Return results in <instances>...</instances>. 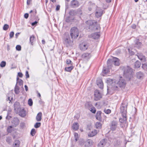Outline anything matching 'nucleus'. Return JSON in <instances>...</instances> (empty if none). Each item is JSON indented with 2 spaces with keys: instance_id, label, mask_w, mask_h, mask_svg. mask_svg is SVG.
Returning <instances> with one entry per match:
<instances>
[{
  "instance_id": "63",
  "label": "nucleus",
  "mask_w": 147,
  "mask_h": 147,
  "mask_svg": "<svg viewBox=\"0 0 147 147\" xmlns=\"http://www.w3.org/2000/svg\"><path fill=\"white\" fill-rule=\"evenodd\" d=\"M24 87L25 88L26 91H27L28 90V87L26 85H25L24 86Z\"/></svg>"
},
{
  "instance_id": "51",
  "label": "nucleus",
  "mask_w": 147,
  "mask_h": 147,
  "mask_svg": "<svg viewBox=\"0 0 147 147\" xmlns=\"http://www.w3.org/2000/svg\"><path fill=\"white\" fill-rule=\"evenodd\" d=\"M74 136L75 138V140L76 141H77L78 138V135L77 133H75L74 134Z\"/></svg>"
},
{
  "instance_id": "26",
  "label": "nucleus",
  "mask_w": 147,
  "mask_h": 147,
  "mask_svg": "<svg viewBox=\"0 0 147 147\" xmlns=\"http://www.w3.org/2000/svg\"><path fill=\"white\" fill-rule=\"evenodd\" d=\"M135 46L138 48L140 47L142 45V43L139 41L138 39H136L135 41Z\"/></svg>"
},
{
  "instance_id": "23",
  "label": "nucleus",
  "mask_w": 147,
  "mask_h": 147,
  "mask_svg": "<svg viewBox=\"0 0 147 147\" xmlns=\"http://www.w3.org/2000/svg\"><path fill=\"white\" fill-rule=\"evenodd\" d=\"M97 133V131L96 130L94 129L89 133L88 136L90 137H92L95 135Z\"/></svg>"
},
{
  "instance_id": "17",
  "label": "nucleus",
  "mask_w": 147,
  "mask_h": 147,
  "mask_svg": "<svg viewBox=\"0 0 147 147\" xmlns=\"http://www.w3.org/2000/svg\"><path fill=\"white\" fill-rule=\"evenodd\" d=\"M119 84L120 87L124 88L125 87L126 84L125 81L122 79V77L119 79Z\"/></svg>"
},
{
  "instance_id": "43",
  "label": "nucleus",
  "mask_w": 147,
  "mask_h": 147,
  "mask_svg": "<svg viewBox=\"0 0 147 147\" xmlns=\"http://www.w3.org/2000/svg\"><path fill=\"white\" fill-rule=\"evenodd\" d=\"M36 131L34 129H32L31 131L30 134L32 136H34L35 134Z\"/></svg>"
},
{
  "instance_id": "30",
  "label": "nucleus",
  "mask_w": 147,
  "mask_h": 147,
  "mask_svg": "<svg viewBox=\"0 0 147 147\" xmlns=\"http://www.w3.org/2000/svg\"><path fill=\"white\" fill-rule=\"evenodd\" d=\"M102 112L101 111H98L96 113V118L98 120L100 121L101 120V114Z\"/></svg>"
},
{
  "instance_id": "39",
  "label": "nucleus",
  "mask_w": 147,
  "mask_h": 147,
  "mask_svg": "<svg viewBox=\"0 0 147 147\" xmlns=\"http://www.w3.org/2000/svg\"><path fill=\"white\" fill-rule=\"evenodd\" d=\"M69 13L70 15L74 16L76 14V12L75 10H71L69 11Z\"/></svg>"
},
{
  "instance_id": "28",
  "label": "nucleus",
  "mask_w": 147,
  "mask_h": 147,
  "mask_svg": "<svg viewBox=\"0 0 147 147\" xmlns=\"http://www.w3.org/2000/svg\"><path fill=\"white\" fill-rule=\"evenodd\" d=\"M20 142L18 140H15L13 142V147H19Z\"/></svg>"
},
{
  "instance_id": "12",
  "label": "nucleus",
  "mask_w": 147,
  "mask_h": 147,
  "mask_svg": "<svg viewBox=\"0 0 147 147\" xmlns=\"http://www.w3.org/2000/svg\"><path fill=\"white\" fill-rule=\"evenodd\" d=\"M112 58H111V60L112 59V64H114L116 66H119L120 65L119 59L117 58L112 57Z\"/></svg>"
},
{
  "instance_id": "7",
  "label": "nucleus",
  "mask_w": 147,
  "mask_h": 147,
  "mask_svg": "<svg viewBox=\"0 0 147 147\" xmlns=\"http://www.w3.org/2000/svg\"><path fill=\"white\" fill-rule=\"evenodd\" d=\"M63 42L64 44L67 47L71 45L73 43V42L70 40V38L69 35L66 36Z\"/></svg>"
},
{
  "instance_id": "59",
  "label": "nucleus",
  "mask_w": 147,
  "mask_h": 147,
  "mask_svg": "<svg viewBox=\"0 0 147 147\" xmlns=\"http://www.w3.org/2000/svg\"><path fill=\"white\" fill-rule=\"evenodd\" d=\"M18 76L20 77V78H22V76H23V74H22V73H21V72H19L18 73Z\"/></svg>"
},
{
  "instance_id": "64",
  "label": "nucleus",
  "mask_w": 147,
  "mask_h": 147,
  "mask_svg": "<svg viewBox=\"0 0 147 147\" xmlns=\"http://www.w3.org/2000/svg\"><path fill=\"white\" fill-rule=\"evenodd\" d=\"M31 1V0H27V4L28 5H29L30 4Z\"/></svg>"
},
{
  "instance_id": "45",
  "label": "nucleus",
  "mask_w": 147,
  "mask_h": 147,
  "mask_svg": "<svg viewBox=\"0 0 147 147\" xmlns=\"http://www.w3.org/2000/svg\"><path fill=\"white\" fill-rule=\"evenodd\" d=\"M9 26L7 24H5L3 26V29L4 30H7L9 28Z\"/></svg>"
},
{
  "instance_id": "60",
  "label": "nucleus",
  "mask_w": 147,
  "mask_h": 147,
  "mask_svg": "<svg viewBox=\"0 0 147 147\" xmlns=\"http://www.w3.org/2000/svg\"><path fill=\"white\" fill-rule=\"evenodd\" d=\"M28 13H26L24 15V17L25 18L27 19L28 17Z\"/></svg>"
},
{
  "instance_id": "49",
  "label": "nucleus",
  "mask_w": 147,
  "mask_h": 147,
  "mask_svg": "<svg viewBox=\"0 0 147 147\" xmlns=\"http://www.w3.org/2000/svg\"><path fill=\"white\" fill-rule=\"evenodd\" d=\"M97 84L100 88H103V83H97Z\"/></svg>"
},
{
  "instance_id": "20",
  "label": "nucleus",
  "mask_w": 147,
  "mask_h": 147,
  "mask_svg": "<svg viewBox=\"0 0 147 147\" xmlns=\"http://www.w3.org/2000/svg\"><path fill=\"white\" fill-rule=\"evenodd\" d=\"M19 122V119L17 118H14L12 122L13 126L15 127L16 126L18 125Z\"/></svg>"
},
{
  "instance_id": "25",
  "label": "nucleus",
  "mask_w": 147,
  "mask_h": 147,
  "mask_svg": "<svg viewBox=\"0 0 147 147\" xmlns=\"http://www.w3.org/2000/svg\"><path fill=\"white\" fill-rule=\"evenodd\" d=\"M35 38L34 35H32L30 38V43L32 45H33L34 42L35 41Z\"/></svg>"
},
{
  "instance_id": "6",
  "label": "nucleus",
  "mask_w": 147,
  "mask_h": 147,
  "mask_svg": "<svg viewBox=\"0 0 147 147\" xmlns=\"http://www.w3.org/2000/svg\"><path fill=\"white\" fill-rule=\"evenodd\" d=\"M118 127V122L116 120L112 121L111 122V130L115 131Z\"/></svg>"
},
{
  "instance_id": "24",
  "label": "nucleus",
  "mask_w": 147,
  "mask_h": 147,
  "mask_svg": "<svg viewBox=\"0 0 147 147\" xmlns=\"http://www.w3.org/2000/svg\"><path fill=\"white\" fill-rule=\"evenodd\" d=\"M42 114L41 112H40L37 115L36 117V119L37 121H40L42 119Z\"/></svg>"
},
{
  "instance_id": "10",
  "label": "nucleus",
  "mask_w": 147,
  "mask_h": 147,
  "mask_svg": "<svg viewBox=\"0 0 147 147\" xmlns=\"http://www.w3.org/2000/svg\"><path fill=\"white\" fill-rule=\"evenodd\" d=\"M94 100H98L101 98V95L99 91L96 90L94 91Z\"/></svg>"
},
{
  "instance_id": "29",
  "label": "nucleus",
  "mask_w": 147,
  "mask_h": 147,
  "mask_svg": "<svg viewBox=\"0 0 147 147\" xmlns=\"http://www.w3.org/2000/svg\"><path fill=\"white\" fill-rule=\"evenodd\" d=\"M82 57L83 58L88 59L90 58L91 55L90 53H86L83 54L82 55Z\"/></svg>"
},
{
  "instance_id": "21",
  "label": "nucleus",
  "mask_w": 147,
  "mask_h": 147,
  "mask_svg": "<svg viewBox=\"0 0 147 147\" xmlns=\"http://www.w3.org/2000/svg\"><path fill=\"white\" fill-rule=\"evenodd\" d=\"M136 76L137 78L139 79H142L143 78L144 74L142 72L139 71L136 73Z\"/></svg>"
},
{
  "instance_id": "56",
  "label": "nucleus",
  "mask_w": 147,
  "mask_h": 147,
  "mask_svg": "<svg viewBox=\"0 0 147 147\" xmlns=\"http://www.w3.org/2000/svg\"><path fill=\"white\" fill-rule=\"evenodd\" d=\"M14 34V33L13 32H10L9 34V36L10 38H12L13 37Z\"/></svg>"
},
{
  "instance_id": "5",
  "label": "nucleus",
  "mask_w": 147,
  "mask_h": 147,
  "mask_svg": "<svg viewBox=\"0 0 147 147\" xmlns=\"http://www.w3.org/2000/svg\"><path fill=\"white\" fill-rule=\"evenodd\" d=\"M127 103H122L120 107L121 113L122 115H123L124 116H126L127 113Z\"/></svg>"
},
{
  "instance_id": "34",
  "label": "nucleus",
  "mask_w": 147,
  "mask_h": 147,
  "mask_svg": "<svg viewBox=\"0 0 147 147\" xmlns=\"http://www.w3.org/2000/svg\"><path fill=\"white\" fill-rule=\"evenodd\" d=\"M123 118H120L119 119V121L121 123H123L125 122L126 121V116H124L123 115H122Z\"/></svg>"
},
{
  "instance_id": "27",
  "label": "nucleus",
  "mask_w": 147,
  "mask_h": 147,
  "mask_svg": "<svg viewBox=\"0 0 147 147\" xmlns=\"http://www.w3.org/2000/svg\"><path fill=\"white\" fill-rule=\"evenodd\" d=\"M79 124L77 123H73L72 126L73 129L74 130H77L79 129Z\"/></svg>"
},
{
  "instance_id": "61",
  "label": "nucleus",
  "mask_w": 147,
  "mask_h": 147,
  "mask_svg": "<svg viewBox=\"0 0 147 147\" xmlns=\"http://www.w3.org/2000/svg\"><path fill=\"white\" fill-rule=\"evenodd\" d=\"M60 6L59 5H57V6L56 8V10L57 11L59 10L60 9Z\"/></svg>"
},
{
  "instance_id": "40",
  "label": "nucleus",
  "mask_w": 147,
  "mask_h": 147,
  "mask_svg": "<svg viewBox=\"0 0 147 147\" xmlns=\"http://www.w3.org/2000/svg\"><path fill=\"white\" fill-rule=\"evenodd\" d=\"M12 140V138L11 137H8L6 138V141L8 143H11Z\"/></svg>"
},
{
  "instance_id": "41",
  "label": "nucleus",
  "mask_w": 147,
  "mask_h": 147,
  "mask_svg": "<svg viewBox=\"0 0 147 147\" xmlns=\"http://www.w3.org/2000/svg\"><path fill=\"white\" fill-rule=\"evenodd\" d=\"M89 110H90V111L92 113H95L96 112V110L95 108L92 106L90 109H89Z\"/></svg>"
},
{
  "instance_id": "15",
  "label": "nucleus",
  "mask_w": 147,
  "mask_h": 147,
  "mask_svg": "<svg viewBox=\"0 0 147 147\" xmlns=\"http://www.w3.org/2000/svg\"><path fill=\"white\" fill-rule=\"evenodd\" d=\"M14 107L15 111L18 113L21 109L20 103L18 102H15L14 104Z\"/></svg>"
},
{
  "instance_id": "38",
  "label": "nucleus",
  "mask_w": 147,
  "mask_h": 147,
  "mask_svg": "<svg viewBox=\"0 0 147 147\" xmlns=\"http://www.w3.org/2000/svg\"><path fill=\"white\" fill-rule=\"evenodd\" d=\"M95 126L96 128L97 129L100 128L101 127V124L100 122H97L96 123Z\"/></svg>"
},
{
  "instance_id": "11",
  "label": "nucleus",
  "mask_w": 147,
  "mask_h": 147,
  "mask_svg": "<svg viewBox=\"0 0 147 147\" xmlns=\"http://www.w3.org/2000/svg\"><path fill=\"white\" fill-rule=\"evenodd\" d=\"M100 36V33L99 32H95L89 35L88 37L90 38H92L94 39H98L99 38Z\"/></svg>"
},
{
  "instance_id": "13",
  "label": "nucleus",
  "mask_w": 147,
  "mask_h": 147,
  "mask_svg": "<svg viewBox=\"0 0 147 147\" xmlns=\"http://www.w3.org/2000/svg\"><path fill=\"white\" fill-rule=\"evenodd\" d=\"M107 142V139H103L101 140L98 143V147H103L106 144Z\"/></svg>"
},
{
  "instance_id": "53",
  "label": "nucleus",
  "mask_w": 147,
  "mask_h": 147,
  "mask_svg": "<svg viewBox=\"0 0 147 147\" xmlns=\"http://www.w3.org/2000/svg\"><path fill=\"white\" fill-rule=\"evenodd\" d=\"M20 127L23 128L25 127V123L24 122H22L20 124Z\"/></svg>"
},
{
  "instance_id": "18",
  "label": "nucleus",
  "mask_w": 147,
  "mask_h": 147,
  "mask_svg": "<svg viewBox=\"0 0 147 147\" xmlns=\"http://www.w3.org/2000/svg\"><path fill=\"white\" fill-rule=\"evenodd\" d=\"M78 3L76 0H73L71 2V6L73 8L77 7L78 6Z\"/></svg>"
},
{
  "instance_id": "46",
  "label": "nucleus",
  "mask_w": 147,
  "mask_h": 147,
  "mask_svg": "<svg viewBox=\"0 0 147 147\" xmlns=\"http://www.w3.org/2000/svg\"><path fill=\"white\" fill-rule=\"evenodd\" d=\"M12 126H9L7 129V132L8 133H11L12 131Z\"/></svg>"
},
{
  "instance_id": "8",
  "label": "nucleus",
  "mask_w": 147,
  "mask_h": 147,
  "mask_svg": "<svg viewBox=\"0 0 147 147\" xmlns=\"http://www.w3.org/2000/svg\"><path fill=\"white\" fill-rule=\"evenodd\" d=\"M118 81L116 79H111V86L114 90H116L117 88Z\"/></svg>"
},
{
  "instance_id": "52",
  "label": "nucleus",
  "mask_w": 147,
  "mask_h": 147,
  "mask_svg": "<svg viewBox=\"0 0 147 147\" xmlns=\"http://www.w3.org/2000/svg\"><path fill=\"white\" fill-rule=\"evenodd\" d=\"M71 60L69 59H67L66 60V63L68 64H70L71 65H72V64H71Z\"/></svg>"
},
{
  "instance_id": "54",
  "label": "nucleus",
  "mask_w": 147,
  "mask_h": 147,
  "mask_svg": "<svg viewBox=\"0 0 147 147\" xmlns=\"http://www.w3.org/2000/svg\"><path fill=\"white\" fill-rule=\"evenodd\" d=\"M21 46L20 45H17L16 47V50L18 51H20L21 50Z\"/></svg>"
},
{
  "instance_id": "33",
  "label": "nucleus",
  "mask_w": 147,
  "mask_h": 147,
  "mask_svg": "<svg viewBox=\"0 0 147 147\" xmlns=\"http://www.w3.org/2000/svg\"><path fill=\"white\" fill-rule=\"evenodd\" d=\"M14 91L15 93L16 94H18L20 92L19 87L18 86H17V84L16 85L15 87Z\"/></svg>"
},
{
  "instance_id": "62",
  "label": "nucleus",
  "mask_w": 147,
  "mask_h": 147,
  "mask_svg": "<svg viewBox=\"0 0 147 147\" xmlns=\"http://www.w3.org/2000/svg\"><path fill=\"white\" fill-rule=\"evenodd\" d=\"M32 12H34V13H35V14H34V15H35V14H36V10H33H33H31V11H30V13H32Z\"/></svg>"
},
{
  "instance_id": "2",
  "label": "nucleus",
  "mask_w": 147,
  "mask_h": 147,
  "mask_svg": "<svg viewBox=\"0 0 147 147\" xmlns=\"http://www.w3.org/2000/svg\"><path fill=\"white\" fill-rule=\"evenodd\" d=\"M86 23L89 25V28L91 30H95L100 29V26L96 22L94 23L92 21L89 20L86 22Z\"/></svg>"
},
{
  "instance_id": "3",
  "label": "nucleus",
  "mask_w": 147,
  "mask_h": 147,
  "mask_svg": "<svg viewBox=\"0 0 147 147\" xmlns=\"http://www.w3.org/2000/svg\"><path fill=\"white\" fill-rule=\"evenodd\" d=\"M78 29L76 27L72 28L70 30V35L72 38H76L79 36Z\"/></svg>"
},
{
  "instance_id": "31",
  "label": "nucleus",
  "mask_w": 147,
  "mask_h": 147,
  "mask_svg": "<svg viewBox=\"0 0 147 147\" xmlns=\"http://www.w3.org/2000/svg\"><path fill=\"white\" fill-rule=\"evenodd\" d=\"M85 107L88 109L92 106V103L90 102H87L85 105Z\"/></svg>"
},
{
  "instance_id": "48",
  "label": "nucleus",
  "mask_w": 147,
  "mask_h": 147,
  "mask_svg": "<svg viewBox=\"0 0 147 147\" xmlns=\"http://www.w3.org/2000/svg\"><path fill=\"white\" fill-rule=\"evenodd\" d=\"M6 63L5 61H2L0 64V66L3 67H4L6 65Z\"/></svg>"
},
{
  "instance_id": "42",
  "label": "nucleus",
  "mask_w": 147,
  "mask_h": 147,
  "mask_svg": "<svg viewBox=\"0 0 147 147\" xmlns=\"http://www.w3.org/2000/svg\"><path fill=\"white\" fill-rule=\"evenodd\" d=\"M142 67L145 70H147V63L143 64Z\"/></svg>"
},
{
  "instance_id": "44",
  "label": "nucleus",
  "mask_w": 147,
  "mask_h": 147,
  "mask_svg": "<svg viewBox=\"0 0 147 147\" xmlns=\"http://www.w3.org/2000/svg\"><path fill=\"white\" fill-rule=\"evenodd\" d=\"M41 125V123L40 122H37L35 124L34 127L36 128H38Z\"/></svg>"
},
{
  "instance_id": "4",
  "label": "nucleus",
  "mask_w": 147,
  "mask_h": 147,
  "mask_svg": "<svg viewBox=\"0 0 147 147\" xmlns=\"http://www.w3.org/2000/svg\"><path fill=\"white\" fill-rule=\"evenodd\" d=\"M106 67H104L102 70L103 76H105V75L109 73L110 69V59H109L108 60Z\"/></svg>"
},
{
  "instance_id": "9",
  "label": "nucleus",
  "mask_w": 147,
  "mask_h": 147,
  "mask_svg": "<svg viewBox=\"0 0 147 147\" xmlns=\"http://www.w3.org/2000/svg\"><path fill=\"white\" fill-rule=\"evenodd\" d=\"M89 46L88 44L86 42H83L79 45L80 49L83 51H85L88 48Z\"/></svg>"
},
{
  "instance_id": "35",
  "label": "nucleus",
  "mask_w": 147,
  "mask_h": 147,
  "mask_svg": "<svg viewBox=\"0 0 147 147\" xmlns=\"http://www.w3.org/2000/svg\"><path fill=\"white\" fill-rule=\"evenodd\" d=\"M74 67L72 65L70 66L66 67L65 68V70L66 71L70 72L73 69Z\"/></svg>"
},
{
  "instance_id": "57",
  "label": "nucleus",
  "mask_w": 147,
  "mask_h": 147,
  "mask_svg": "<svg viewBox=\"0 0 147 147\" xmlns=\"http://www.w3.org/2000/svg\"><path fill=\"white\" fill-rule=\"evenodd\" d=\"M26 78H27L29 77V75L28 74V71H26Z\"/></svg>"
},
{
  "instance_id": "50",
  "label": "nucleus",
  "mask_w": 147,
  "mask_h": 147,
  "mask_svg": "<svg viewBox=\"0 0 147 147\" xmlns=\"http://www.w3.org/2000/svg\"><path fill=\"white\" fill-rule=\"evenodd\" d=\"M105 113L107 114L110 113V110L109 109H105L104 110Z\"/></svg>"
},
{
  "instance_id": "16",
  "label": "nucleus",
  "mask_w": 147,
  "mask_h": 147,
  "mask_svg": "<svg viewBox=\"0 0 147 147\" xmlns=\"http://www.w3.org/2000/svg\"><path fill=\"white\" fill-rule=\"evenodd\" d=\"M102 14V10L101 9H97L95 13L96 16L97 18L100 17Z\"/></svg>"
},
{
  "instance_id": "55",
  "label": "nucleus",
  "mask_w": 147,
  "mask_h": 147,
  "mask_svg": "<svg viewBox=\"0 0 147 147\" xmlns=\"http://www.w3.org/2000/svg\"><path fill=\"white\" fill-rule=\"evenodd\" d=\"M102 82V81L101 79H98L97 80V83H101Z\"/></svg>"
},
{
  "instance_id": "36",
  "label": "nucleus",
  "mask_w": 147,
  "mask_h": 147,
  "mask_svg": "<svg viewBox=\"0 0 147 147\" xmlns=\"http://www.w3.org/2000/svg\"><path fill=\"white\" fill-rule=\"evenodd\" d=\"M18 83L20 86H22L23 84V81L21 79H20L19 78H17V84Z\"/></svg>"
},
{
  "instance_id": "14",
  "label": "nucleus",
  "mask_w": 147,
  "mask_h": 147,
  "mask_svg": "<svg viewBox=\"0 0 147 147\" xmlns=\"http://www.w3.org/2000/svg\"><path fill=\"white\" fill-rule=\"evenodd\" d=\"M93 141L90 139L87 140L85 142V146L87 147H90L92 146L93 144Z\"/></svg>"
},
{
  "instance_id": "58",
  "label": "nucleus",
  "mask_w": 147,
  "mask_h": 147,
  "mask_svg": "<svg viewBox=\"0 0 147 147\" xmlns=\"http://www.w3.org/2000/svg\"><path fill=\"white\" fill-rule=\"evenodd\" d=\"M37 23L38 22L37 21H35L34 22L32 23L31 24V25L32 26H35Z\"/></svg>"
},
{
  "instance_id": "19",
  "label": "nucleus",
  "mask_w": 147,
  "mask_h": 147,
  "mask_svg": "<svg viewBox=\"0 0 147 147\" xmlns=\"http://www.w3.org/2000/svg\"><path fill=\"white\" fill-rule=\"evenodd\" d=\"M18 113H19V115L22 117H24L26 115V112L24 109H20Z\"/></svg>"
},
{
  "instance_id": "47",
  "label": "nucleus",
  "mask_w": 147,
  "mask_h": 147,
  "mask_svg": "<svg viewBox=\"0 0 147 147\" xmlns=\"http://www.w3.org/2000/svg\"><path fill=\"white\" fill-rule=\"evenodd\" d=\"M28 103L29 105L30 106H32V105L33 101L30 98L29 99L28 101Z\"/></svg>"
},
{
  "instance_id": "1",
  "label": "nucleus",
  "mask_w": 147,
  "mask_h": 147,
  "mask_svg": "<svg viewBox=\"0 0 147 147\" xmlns=\"http://www.w3.org/2000/svg\"><path fill=\"white\" fill-rule=\"evenodd\" d=\"M123 76L130 80L133 77V70L129 66L123 67Z\"/></svg>"
},
{
  "instance_id": "32",
  "label": "nucleus",
  "mask_w": 147,
  "mask_h": 147,
  "mask_svg": "<svg viewBox=\"0 0 147 147\" xmlns=\"http://www.w3.org/2000/svg\"><path fill=\"white\" fill-rule=\"evenodd\" d=\"M106 82L107 84V89L108 90V92H109L108 91L109 90V88L110 86V78L107 79Z\"/></svg>"
},
{
  "instance_id": "37",
  "label": "nucleus",
  "mask_w": 147,
  "mask_h": 147,
  "mask_svg": "<svg viewBox=\"0 0 147 147\" xmlns=\"http://www.w3.org/2000/svg\"><path fill=\"white\" fill-rule=\"evenodd\" d=\"M141 66V63L139 61H136L135 63V68H139Z\"/></svg>"
},
{
  "instance_id": "22",
  "label": "nucleus",
  "mask_w": 147,
  "mask_h": 147,
  "mask_svg": "<svg viewBox=\"0 0 147 147\" xmlns=\"http://www.w3.org/2000/svg\"><path fill=\"white\" fill-rule=\"evenodd\" d=\"M137 56L138 57L139 59L141 61H145V57L141 53H138L137 54Z\"/></svg>"
}]
</instances>
